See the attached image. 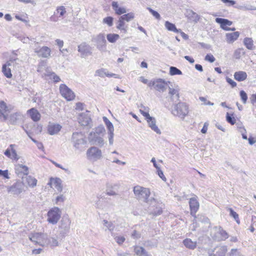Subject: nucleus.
I'll use <instances>...</instances> for the list:
<instances>
[{"label": "nucleus", "mask_w": 256, "mask_h": 256, "mask_svg": "<svg viewBox=\"0 0 256 256\" xmlns=\"http://www.w3.org/2000/svg\"><path fill=\"white\" fill-rule=\"evenodd\" d=\"M133 190L137 199L146 202L148 204H156L155 198L150 197V192L149 188L136 186L134 188Z\"/></svg>", "instance_id": "f257e3e1"}, {"label": "nucleus", "mask_w": 256, "mask_h": 256, "mask_svg": "<svg viewBox=\"0 0 256 256\" xmlns=\"http://www.w3.org/2000/svg\"><path fill=\"white\" fill-rule=\"evenodd\" d=\"M172 113L174 116L184 120L188 113V106L184 102H179L173 106Z\"/></svg>", "instance_id": "f03ea898"}, {"label": "nucleus", "mask_w": 256, "mask_h": 256, "mask_svg": "<svg viewBox=\"0 0 256 256\" xmlns=\"http://www.w3.org/2000/svg\"><path fill=\"white\" fill-rule=\"evenodd\" d=\"M73 146L76 150L80 152L84 150L82 146L86 144V140L81 133H74L72 136Z\"/></svg>", "instance_id": "7ed1b4c3"}, {"label": "nucleus", "mask_w": 256, "mask_h": 256, "mask_svg": "<svg viewBox=\"0 0 256 256\" xmlns=\"http://www.w3.org/2000/svg\"><path fill=\"white\" fill-rule=\"evenodd\" d=\"M211 236L217 240H224L228 238V233L220 226H214L210 230Z\"/></svg>", "instance_id": "20e7f679"}, {"label": "nucleus", "mask_w": 256, "mask_h": 256, "mask_svg": "<svg viewBox=\"0 0 256 256\" xmlns=\"http://www.w3.org/2000/svg\"><path fill=\"white\" fill-rule=\"evenodd\" d=\"M48 235L42 232H34L28 236L29 239L34 243L40 246H44L46 245V238Z\"/></svg>", "instance_id": "39448f33"}, {"label": "nucleus", "mask_w": 256, "mask_h": 256, "mask_svg": "<svg viewBox=\"0 0 256 256\" xmlns=\"http://www.w3.org/2000/svg\"><path fill=\"white\" fill-rule=\"evenodd\" d=\"M170 84V81H166L162 78H158L154 81H151L148 84V86H154V89L159 91L164 92L166 90L168 85Z\"/></svg>", "instance_id": "423d86ee"}, {"label": "nucleus", "mask_w": 256, "mask_h": 256, "mask_svg": "<svg viewBox=\"0 0 256 256\" xmlns=\"http://www.w3.org/2000/svg\"><path fill=\"white\" fill-rule=\"evenodd\" d=\"M86 156L88 160L96 162L102 158V150L97 147L92 146L88 149Z\"/></svg>", "instance_id": "0eeeda50"}, {"label": "nucleus", "mask_w": 256, "mask_h": 256, "mask_svg": "<svg viewBox=\"0 0 256 256\" xmlns=\"http://www.w3.org/2000/svg\"><path fill=\"white\" fill-rule=\"evenodd\" d=\"M48 220L49 222L56 224L60 217V210L58 207L50 209L48 213Z\"/></svg>", "instance_id": "6e6552de"}, {"label": "nucleus", "mask_w": 256, "mask_h": 256, "mask_svg": "<svg viewBox=\"0 0 256 256\" xmlns=\"http://www.w3.org/2000/svg\"><path fill=\"white\" fill-rule=\"evenodd\" d=\"M60 91L62 96L67 100L70 101L74 98V92L66 84H61L60 86Z\"/></svg>", "instance_id": "1a4fd4ad"}, {"label": "nucleus", "mask_w": 256, "mask_h": 256, "mask_svg": "<svg viewBox=\"0 0 256 256\" xmlns=\"http://www.w3.org/2000/svg\"><path fill=\"white\" fill-rule=\"evenodd\" d=\"M78 118L79 124L82 126L92 127V120L88 111L80 114Z\"/></svg>", "instance_id": "9d476101"}, {"label": "nucleus", "mask_w": 256, "mask_h": 256, "mask_svg": "<svg viewBox=\"0 0 256 256\" xmlns=\"http://www.w3.org/2000/svg\"><path fill=\"white\" fill-rule=\"evenodd\" d=\"M89 142L92 144L102 146L104 145V140L103 138L100 135H97L93 132H90L88 136Z\"/></svg>", "instance_id": "9b49d317"}, {"label": "nucleus", "mask_w": 256, "mask_h": 256, "mask_svg": "<svg viewBox=\"0 0 256 256\" xmlns=\"http://www.w3.org/2000/svg\"><path fill=\"white\" fill-rule=\"evenodd\" d=\"M155 204H148L149 210L151 211L152 214L154 215H159L162 212V204L159 200L155 198Z\"/></svg>", "instance_id": "f8f14e48"}, {"label": "nucleus", "mask_w": 256, "mask_h": 256, "mask_svg": "<svg viewBox=\"0 0 256 256\" xmlns=\"http://www.w3.org/2000/svg\"><path fill=\"white\" fill-rule=\"evenodd\" d=\"M96 43L97 48L102 51H104L106 49V40L105 36L103 34H100L94 38Z\"/></svg>", "instance_id": "ddd939ff"}, {"label": "nucleus", "mask_w": 256, "mask_h": 256, "mask_svg": "<svg viewBox=\"0 0 256 256\" xmlns=\"http://www.w3.org/2000/svg\"><path fill=\"white\" fill-rule=\"evenodd\" d=\"M168 94L170 96V98L172 100H177L179 98V88L178 86H173L172 83L170 82L168 86Z\"/></svg>", "instance_id": "4468645a"}, {"label": "nucleus", "mask_w": 256, "mask_h": 256, "mask_svg": "<svg viewBox=\"0 0 256 256\" xmlns=\"http://www.w3.org/2000/svg\"><path fill=\"white\" fill-rule=\"evenodd\" d=\"M228 251L227 246H218L214 248L211 252L208 253L209 256H225Z\"/></svg>", "instance_id": "2eb2a0df"}, {"label": "nucleus", "mask_w": 256, "mask_h": 256, "mask_svg": "<svg viewBox=\"0 0 256 256\" xmlns=\"http://www.w3.org/2000/svg\"><path fill=\"white\" fill-rule=\"evenodd\" d=\"M24 190L23 185L22 182H17L12 186L8 188V192L13 194L18 195L22 193Z\"/></svg>", "instance_id": "dca6fc26"}, {"label": "nucleus", "mask_w": 256, "mask_h": 256, "mask_svg": "<svg viewBox=\"0 0 256 256\" xmlns=\"http://www.w3.org/2000/svg\"><path fill=\"white\" fill-rule=\"evenodd\" d=\"M48 185H50L51 188H56L58 192H61L62 190V180L60 178H51Z\"/></svg>", "instance_id": "f3484780"}, {"label": "nucleus", "mask_w": 256, "mask_h": 256, "mask_svg": "<svg viewBox=\"0 0 256 256\" xmlns=\"http://www.w3.org/2000/svg\"><path fill=\"white\" fill-rule=\"evenodd\" d=\"M147 122L148 126L151 128L152 130L154 131L158 134H162L161 130L157 126L156 122V119L155 118L152 116H149L145 118Z\"/></svg>", "instance_id": "a211bd4d"}, {"label": "nucleus", "mask_w": 256, "mask_h": 256, "mask_svg": "<svg viewBox=\"0 0 256 256\" xmlns=\"http://www.w3.org/2000/svg\"><path fill=\"white\" fill-rule=\"evenodd\" d=\"M34 52L43 58H48L50 56L51 50L48 46H44L39 49H35Z\"/></svg>", "instance_id": "6ab92c4d"}, {"label": "nucleus", "mask_w": 256, "mask_h": 256, "mask_svg": "<svg viewBox=\"0 0 256 256\" xmlns=\"http://www.w3.org/2000/svg\"><path fill=\"white\" fill-rule=\"evenodd\" d=\"M16 174L20 176L22 175L27 176L28 174V168L27 166L22 164H17L14 167Z\"/></svg>", "instance_id": "aec40b11"}, {"label": "nucleus", "mask_w": 256, "mask_h": 256, "mask_svg": "<svg viewBox=\"0 0 256 256\" xmlns=\"http://www.w3.org/2000/svg\"><path fill=\"white\" fill-rule=\"evenodd\" d=\"M189 204L190 209V212L192 215H194L199 208L200 204L197 200V197L195 196L190 198L189 200Z\"/></svg>", "instance_id": "412c9836"}, {"label": "nucleus", "mask_w": 256, "mask_h": 256, "mask_svg": "<svg viewBox=\"0 0 256 256\" xmlns=\"http://www.w3.org/2000/svg\"><path fill=\"white\" fill-rule=\"evenodd\" d=\"M78 51L81 54L82 57H84L91 54V48L86 43H82L78 46Z\"/></svg>", "instance_id": "4be33fe9"}, {"label": "nucleus", "mask_w": 256, "mask_h": 256, "mask_svg": "<svg viewBox=\"0 0 256 256\" xmlns=\"http://www.w3.org/2000/svg\"><path fill=\"white\" fill-rule=\"evenodd\" d=\"M216 22L220 24V28L225 30H230V28L228 26H230L232 22L225 18H216Z\"/></svg>", "instance_id": "5701e85b"}, {"label": "nucleus", "mask_w": 256, "mask_h": 256, "mask_svg": "<svg viewBox=\"0 0 256 256\" xmlns=\"http://www.w3.org/2000/svg\"><path fill=\"white\" fill-rule=\"evenodd\" d=\"M112 6L116 14L120 15L126 12V10L124 7L121 6L117 2H112Z\"/></svg>", "instance_id": "b1692460"}, {"label": "nucleus", "mask_w": 256, "mask_h": 256, "mask_svg": "<svg viewBox=\"0 0 256 256\" xmlns=\"http://www.w3.org/2000/svg\"><path fill=\"white\" fill-rule=\"evenodd\" d=\"M62 126L58 124H50L48 127V132L50 135L57 134L61 130Z\"/></svg>", "instance_id": "393cba45"}, {"label": "nucleus", "mask_w": 256, "mask_h": 256, "mask_svg": "<svg viewBox=\"0 0 256 256\" xmlns=\"http://www.w3.org/2000/svg\"><path fill=\"white\" fill-rule=\"evenodd\" d=\"M28 113L29 114L31 118L34 122H38L40 119L41 115L37 110L34 108H32L28 110Z\"/></svg>", "instance_id": "a878e982"}, {"label": "nucleus", "mask_w": 256, "mask_h": 256, "mask_svg": "<svg viewBox=\"0 0 256 256\" xmlns=\"http://www.w3.org/2000/svg\"><path fill=\"white\" fill-rule=\"evenodd\" d=\"M22 179L30 187L34 188L36 186L37 180L31 176H26V177L22 178Z\"/></svg>", "instance_id": "bb28decb"}, {"label": "nucleus", "mask_w": 256, "mask_h": 256, "mask_svg": "<svg viewBox=\"0 0 256 256\" xmlns=\"http://www.w3.org/2000/svg\"><path fill=\"white\" fill-rule=\"evenodd\" d=\"M240 33L238 32H236L232 33H227L226 34V41L229 44L234 42L239 37Z\"/></svg>", "instance_id": "cd10ccee"}, {"label": "nucleus", "mask_w": 256, "mask_h": 256, "mask_svg": "<svg viewBox=\"0 0 256 256\" xmlns=\"http://www.w3.org/2000/svg\"><path fill=\"white\" fill-rule=\"evenodd\" d=\"M23 118L20 112H15L12 114L10 116V121L12 124H15L20 120Z\"/></svg>", "instance_id": "c85d7f7f"}, {"label": "nucleus", "mask_w": 256, "mask_h": 256, "mask_svg": "<svg viewBox=\"0 0 256 256\" xmlns=\"http://www.w3.org/2000/svg\"><path fill=\"white\" fill-rule=\"evenodd\" d=\"M116 28L125 34L128 32V26L120 18L118 20Z\"/></svg>", "instance_id": "c756f323"}, {"label": "nucleus", "mask_w": 256, "mask_h": 256, "mask_svg": "<svg viewBox=\"0 0 256 256\" xmlns=\"http://www.w3.org/2000/svg\"><path fill=\"white\" fill-rule=\"evenodd\" d=\"M187 17L188 18L194 22L196 23L197 22L199 19H200V16L195 12H194L192 10H188L187 11Z\"/></svg>", "instance_id": "7c9ffc66"}, {"label": "nucleus", "mask_w": 256, "mask_h": 256, "mask_svg": "<svg viewBox=\"0 0 256 256\" xmlns=\"http://www.w3.org/2000/svg\"><path fill=\"white\" fill-rule=\"evenodd\" d=\"M134 251L136 254L138 256H150L143 247L135 246Z\"/></svg>", "instance_id": "2f4dec72"}, {"label": "nucleus", "mask_w": 256, "mask_h": 256, "mask_svg": "<svg viewBox=\"0 0 256 256\" xmlns=\"http://www.w3.org/2000/svg\"><path fill=\"white\" fill-rule=\"evenodd\" d=\"M247 78V74L245 72L238 71L234 74V78L238 82L244 80Z\"/></svg>", "instance_id": "473e14b6"}, {"label": "nucleus", "mask_w": 256, "mask_h": 256, "mask_svg": "<svg viewBox=\"0 0 256 256\" xmlns=\"http://www.w3.org/2000/svg\"><path fill=\"white\" fill-rule=\"evenodd\" d=\"M183 244L184 246L190 250H194L197 244L196 241H192L190 238H186L183 241Z\"/></svg>", "instance_id": "72a5a7b5"}, {"label": "nucleus", "mask_w": 256, "mask_h": 256, "mask_svg": "<svg viewBox=\"0 0 256 256\" xmlns=\"http://www.w3.org/2000/svg\"><path fill=\"white\" fill-rule=\"evenodd\" d=\"M118 186L116 184H106V193L108 196H115L116 194V192L115 189Z\"/></svg>", "instance_id": "f704fd0d"}, {"label": "nucleus", "mask_w": 256, "mask_h": 256, "mask_svg": "<svg viewBox=\"0 0 256 256\" xmlns=\"http://www.w3.org/2000/svg\"><path fill=\"white\" fill-rule=\"evenodd\" d=\"M46 242L47 244L46 246H50L51 247H56L59 245V243L57 239L53 237H48V236Z\"/></svg>", "instance_id": "c9c22d12"}, {"label": "nucleus", "mask_w": 256, "mask_h": 256, "mask_svg": "<svg viewBox=\"0 0 256 256\" xmlns=\"http://www.w3.org/2000/svg\"><path fill=\"white\" fill-rule=\"evenodd\" d=\"M166 28L169 30L176 33H178L180 32V29H177L175 25L168 21H166L164 24Z\"/></svg>", "instance_id": "e433bc0d"}, {"label": "nucleus", "mask_w": 256, "mask_h": 256, "mask_svg": "<svg viewBox=\"0 0 256 256\" xmlns=\"http://www.w3.org/2000/svg\"><path fill=\"white\" fill-rule=\"evenodd\" d=\"M244 44L246 48L248 50H252L254 48V46L253 40L251 38H245L244 40Z\"/></svg>", "instance_id": "4c0bfd02"}, {"label": "nucleus", "mask_w": 256, "mask_h": 256, "mask_svg": "<svg viewBox=\"0 0 256 256\" xmlns=\"http://www.w3.org/2000/svg\"><path fill=\"white\" fill-rule=\"evenodd\" d=\"M108 40L111 43H114L120 38V36L116 34H109L106 36Z\"/></svg>", "instance_id": "58836bf2"}, {"label": "nucleus", "mask_w": 256, "mask_h": 256, "mask_svg": "<svg viewBox=\"0 0 256 256\" xmlns=\"http://www.w3.org/2000/svg\"><path fill=\"white\" fill-rule=\"evenodd\" d=\"M140 114L146 118L150 116L149 114L150 108L148 106L142 105L140 106Z\"/></svg>", "instance_id": "ea45409f"}, {"label": "nucleus", "mask_w": 256, "mask_h": 256, "mask_svg": "<svg viewBox=\"0 0 256 256\" xmlns=\"http://www.w3.org/2000/svg\"><path fill=\"white\" fill-rule=\"evenodd\" d=\"M45 76L50 77L54 82H58L60 80V78L54 72H48Z\"/></svg>", "instance_id": "a19ab883"}, {"label": "nucleus", "mask_w": 256, "mask_h": 256, "mask_svg": "<svg viewBox=\"0 0 256 256\" xmlns=\"http://www.w3.org/2000/svg\"><path fill=\"white\" fill-rule=\"evenodd\" d=\"M2 71L4 76L7 78H10L12 77V75L10 68H6V66H2Z\"/></svg>", "instance_id": "79ce46f5"}, {"label": "nucleus", "mask_w": 256, "mask_h": 256, "mask_svg": "<svg viewBox=\"0 0 256 256\" xmlns=\"http://www.w3.org/2000/svg\"><path fill=\"white\" fill-rule=\"evenodd\" d=\"M120 18L124 21L128 22L134 18V14L133 12H130L122 15Z\"/></svg>", "instance_id": "37998d69"}, {"label": "nucleus", "mask_w": 256, "mask_h": 256, "mask_svg": "<svg viewBox=\"0 0 256 256\" xmlns=\"http://www.w3.org/2000/svg\"><path fill=\"white\" fill-rule=\"evenodd\" d=\"M15 146H16L14 144H10V147L11 148L10 150L12 152L10 159L18 160L19 158L17 154L16 150L14 149Z\"/></svg>", "instance_id": "c03bdc74"}, {"label": "nucleus", "mask_w": 256, "mask_h": 256, "mask_svg": "<svg viewBox=\"0 0 256 256\" xmlns=\"http://www.w3.org/2000/svg\"><path fill=\"white\" fill-rule=\"evenodd\" d=\"M104 120L108 132H114V128L112 124L105 116L104 117Z\"/></svg>", "instance_id": "a18cd8bd"}, {"label": "nucleus", "mask_w": 256, "mask_h": 256, "mask_svg": "<svg viewBox=\"0 0 256 256\" xmlns=\"http://www.w3.org/2000/svg\"><path fill=\"white\" fill-rule=\"evenodd\" d=\"M170 74L171 76L180 75L182 74V72L176 67L170 66Z\"/></svg>", "instance_id": "49530a36"}, {"label": "nucleus", "mask_w": 256, "mask_h": 256, "mask_svg": "<svg viewBox=\"0 0 256 256\" xmlns=\"http://www.w3.org/2000/svg\"><path fill=\"white\" fill-rule=\"evenodd\" d=\"M107 70L106 68H102L96 71L95 76L104 78L106 76Z\"/></svg>", "instance_id": "de8ad7c7"}, {"label": "nucleus", "mask_w": 256, "mask_h": 256, "mask_svg": "<svg viewBox=\"0 0 256 256\" xmlns=\"http://www.w3.org/2000/svg\"><path fill=\"white\" fill-rule=\"evenodd\" d=\"M104 128L102 126H100L96 128L94 131H92V132H93L96 134H98L103 137L104 133Z\"/></svg>", "instance_id": "09e8293b"}, {"label": "nucleus", "mask_w": 256, "mask_h": 256, "mask_svg": "<svg viewBox=\"0 0 256 256\" xmlns=\"http://www.w3.org/2000/svg\"><path fill=\"white\" fill-rule=\"evenodd\" d=\"M244 52L243 48L236 49L234 54V58L236 59H239L242 55L244 54Z\"/></svg>", "instance_id": "8fccbe9b"}, {"label": "nucleus", "mask_w": 256, "mask_h": 256, "mask_svg": "<svg viewBox=\"0 0 256 256\" xmlns=\"http://www.w3.org/2000/svg\"><path fill=\"white\" fill-rule=\"evenodd\" d=\"M228 210L230 212V215L234 218L237 223L239 224L240 221L238 218V215L236 214V212H235L232 208H228Z\"/></svg>", "instance_id": "3c124183"}, {"label": "nucleus", "mask_w": 256, "mask_h": 256, "mask_svg": "<svg viewBox=\"0 0 256 256\" xmlns=\"http://www.w3.org/2000/svg\"><path fill=\"white\" fill-rule=\"evenodd\" d=\"M114 18L112 16H107L104 18L102 22L104 24H108V26H112L113 25Z\"/></svg>", "instance_id": "603ef678"}, {"label": "nucleus", "mask_w": 256, "mask_h": 256, "mask_svg": "<svg viewBox=\"0 0 256 256\" xmlns=\"http://www.w3.org/2000/svg\"><path fill=\"white\" fill-rule=\"evenodd\" d=\"M196 223L197 222H201V223H204V224H208L210 222V220L208 218L205 216H200L198 218V220L196 222Z\"/></svg>", "instance_id": "864d4df0"}, {"label": "nucleus", "mask_w": 256, "mask_h": 256, "mask_svg": "<svg viewBox=\"0 0 256 256\" xmlns=\"http://www.w3.org/2000/svg\"><path fill=\"white\" fill-rule=\"evenodd\" d=\"M26 132L28 137L32 140L36 144V146L38 149H42L44 148L43 144H42V143L38 142L35 139L31 137L29 132H28L26 130Z\"/></svg>", "instance_id": "5fc2aeb1"}, {"label": "nucleus", "mask_w": 256, "mask_h": 256, "mask_svg": "<svg viewBox=\"0 0 256 256\" xmlns=\"http://www.w3.org/2000/svg\"><path fill=\"white\" fill-rule=\"evenodd\" d=\"M226 120L228 123L232 125H234L236 122L235 118L232 116V115H230L228 112H227L226 115Z\"/></svg>", "instance_id": "6e6d98bb"}, {"label": "nucleus", "mask_w": 256, "mask_h": 256, "mask_svg": "<svg viewBox=\"0 0 256 256\" xmlns=\"http://www.w3.org/2000/svg\"><path fill=\"white\" fill-rule=\"evenodd\" d=\"M0 109L2 111L6 113L8 112V108L6 104L2 100H0Z\"/></svg>", "instance_id": "4d7b16f0"}, {"label": "nucleus", "mask_w": 256, "mask_h": 256, "mask_svg": "<svg viewBox=\"0 0 256 256\" xmlns=\"http://www.w3.org/2000/svg\"><path fill=\"white\" fill-rule=\"evenodd\" d=\"M239 132L241 133L242 138L244 140H248L247 136L246 134V130L243 126H240L238 128Z\"/></svg>", "instance_id": "13d9d810"}, {"label": "nucleus", "mask_w": 256, "mask_h": 256, "mask_svg": "<svg viewBox=\"0 0 256 256\" xmlns=\"http://www.w3.org/2000/svg\"><path fill=\"white\" fill-rule=\"evenodd\" d=\"M56 12L60 14V16H62L66 13V10L64 6H60L57 8Z\"/></svg>", "instance_id": "bf43d9fd"}, {"label": "nucleus", "mask_w": 256, "mask_h": 256, "mask_svg": "<svg viewBox=\"0 0 256 256\" xmlns=\"http://www.w3.org/2000/svg\"><path fill=\"white\" fill-rule=\"evenodd\" d=\"M148 10L156 18L157 20L160 19V16L157 12L153 10L150 8H148Z\"/></svg>", "instance_id": "052dcab7"}, {"label": "nucleus", "mask_w": 256, "mask_h": 256, "mask_svg": "<svg viewBox=\"0 0 256 256\" xmlns=\"http://www.w3.org/2000/svg\"><path fill=\"white\" fill-rule=\"evenodd\" d=\"M240 94L242 102L244 104H246L248 99V96L246 94L244 90H241L240 92Z\"/></svg>", "instance_id": "680f3d73"}, {"label": "nucleus", "mask_w": 256, "mask_h": 256, "mask_svg": "<svg viewBox=\"0 0 256 256\" xmlns=\"http://www.w3.org/2000/svg\"><path fill=\"white\" fill-rule=\"evenodd\" d=\"M0 176H3L6 179L10 178L8 170H0Z\"/></svg>", "instance_id": "e2e57ef3"}, {"label": "nucleus", "mask_w": 256, "mask_h": 256, "mask_svg": "<svg viewBox=\"0 0 256 256\" xmlns=\"http://www.w3.org/2000/svg\"><path fill=\"white\" fill-rule=\"evenodd\" d=\"M200 100L204 102V104L205 105H209V106H213L214 104L213 102H210L209 100H208L206 98L200 96L199 98Z\"/></svg>", "instance_id": "0e129e2a"}, {"label": "nucleus", "mask_w": 256, "mask_h": 256, "mask_svg": "<svg viewBox=\"0 0 256 256\" xmlns=\"http://www.w3.org/2000/svg\"><path fill=\"white\" fill-rule=\"evenodd\" d=\"M204 60L210 62H213L216 60L214 57L213 56V55L211 54H206V56H205Z\"/></svg>", "instance_id": "69168bd1"}, {"label": "nucleus", "mask_w": 256, "mask_h": 256, "mask_svg": "<svg viewBox=\"0 0 256 256\" xmlns=\"http://www.w3.org/2000/svg\"><path fill=\"white\" fill-rule=\"evenodd\" d=\"M157 174L158 176L162 179V180L166 182V178L164 176L163 172L160 170V168L156 169Z\"/></svg>", "instance_id": "338daca9"}, {"label": "nucleus", "mask_w": 256, "mask_h": 256, "mask_svg": "<svg viewBox=\"0 0 256 256\" xmlns=\"http://www.w3.org/2000/svg\"><path fill=\"white\" fill-rule=\"evenodd\" d=\"M230 256H240V252L237 249H232Z\"/></svg>", "instance_id": "774afa93"}]
</instances>
